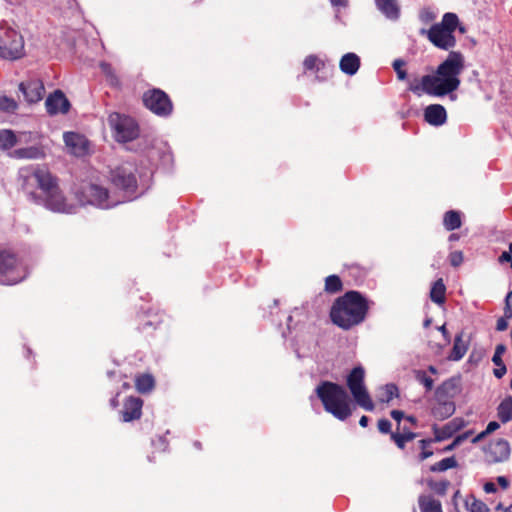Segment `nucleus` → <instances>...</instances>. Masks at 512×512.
<instances>
[{
	"mask_svg": "<svg viewBox=\"0 0 512 512\" xmlns=\"http://www.w3.org/2000/svg\"><path fill=\"white\" fill-rule=\"evenodd\" d=\"M143 400L139 397H128L121 411L122 420L124 422H131L140 419L142 416Z\"/></svg>",
	"mask_w": 512,
	"mask_h": 512,
	"instance_id": "16",
	"label": "nucleus"
},
{
	"mask_svg": "<svg viewBox=\"0 0 512 512\" xmlns=\"http://www.w3.org/2000/svg\"><path fill=\"white\" fill-rule=\"evenodd\" d=\"M142 101L145 108L158 117L166 118L172 114L174 109L169 95L159 88L145 91L142 95Z\"/></svg>",
	"mask_w": 512,
	"mask_h": 512,
	"instance_id": "7",
	"label": "nucleus"
},
{
	"mask_svg": "<svg viewBox=\"0 0 512 512\" xmlns=\"http://www.w3.org/2000/svg\"><path fill=\"white\" fill-rule=\"evenodd\" d=\"M17 143V137L11 130H3L0 132V147L2 149H10Z\"/></svg>",
	"mask_w": 512,
	"mask_h": 512,
	"instance_id": "39",
	"label": "nucleus"
},
{
	"mask_svg": "<svg viewBox=\"0 0 512 512\" xmlns=\"http://www.w3.org/2000/svg\"><path fill=\"white\" fill-rule=\"evenodd\" d=\"M485 459L489 463H499L507 461L510 457L511 449L509 442L504 439H498L490 442L484 450Z\"/></svg>",
	"mask_w": 512,
	"mask_h": 512,
	"instance_id": "12",
	"label": "nucleus"
},
{
	"mask_svg": "<svg viewBox=\"0 0 512 512\" xmlns=\"http://www.w3.org/2000/svg\"><path fill=\"white\" fill-rule=\"evenodd\" d=\"M500 427L499 423L496 422V421H491L488 423L485 431L486 433L489 435L491 434L492 432L496 431L498 428Z\"/></svg>",
	"mask_w": 512,
	"mask_h": 512,
	"instance_id": "56",
	"label": "nucleus"
},
{
	"mask_svg": "<svg viewBox=\"0 0 512 512\" xmlns=\"http://www.w3.org/2000/svg\"><path fill=\"white\" fill-rule=\"evenodd\" d=\"M80 201L84 204L97 206L101 209H109L115 204L109 201V191L107 188L97 184H87L81 189Z\"/></svg>",
	"mask_w": 512,
	"mask_h": 512,
	"instance_id": "9",
	"label": "nucleus"
},
{
	"mask_svg": "<svg viewBox=\"0 0 512 512\" xmlns=\"http://www.w3.org/2000/svg\"><path fill=\"white\" fill-rule=\"evenodd\" d=\"M467 439V434L458 435L453 442L445 448V451H450Z\"/></svg>",
	"mask_w": 512,
	"mask_h": 512,
	"instance_id": "52",
	"label": "nucleus"
},
{
	"mask_svg": "<svg viewBox=\"0 0 512 512\" xmlns=\"http://www.w3.org/2000/svg\"><path fill=\"white\" fill-rule=\"evenodd\" d=\"M507 327H508V322L505 318L501 317L497 320L496 329L498 331H504L507 329Z\"/></svg>",
	"mask_w": 512,
	"mask_h": 512,
	"instance_id": "54",
	"label": "nucleus"
},
{
	"mask_svg": "<svg viewBox=\"0 0 512 512\" xmlns=\"http://www.w3.org/2000/svg\"><path fill=\"white\" fill-rule=\"evenodd\" d=\"M405 419L407 421H409L412 425H417V419L416 417L412 416V415H409V416H406Z\"/></svg>",
	"mask_w": 512,
	"mask_h": 512,
	"instance_id": "64",
	"label": "nucleus"
},
{
	"mask_svg": "<svg viewBox=\"0 0 512 512\" xmlns=\"http://www.w3.org/2000/svg\"><path fill=\"white\" fill-rule=\"evenodd\" d=\"M100 68H101L102 72L105 74V76L107 77L110 85H112V86L120 85V81H119L114 69L112 68L111 64L102 62L100 64Z\"/></svg>",
	"mask_w": 512,
	"mask_h": 512,
	"instance_id": "41",
	"label": "nucleus"
},
{
	"mask_svg": "<svg viewBox=\"0 0 512 512\" xmlns=\"http://www.w3.org/2000/svg\"><path fill=\"white\" fill-rule=\"evenodd\" d=\"M496 490H497V489H496V486H495V484H494V483H492V482H487V483H485V485H484V491H485L486 493H494V492H496Z\"/></svg>",
	"mask_w": 512,
	"mask_h": 512,
	"instance_id": "58",
	"label": "nucleus"
},
{
	"mask_svg": "<svg viewBox=\"0 0 512 512\" xmlns=\"http://www.w3.org/2000/svg\"><path fill=\"white\" fill-rule=\"evenodd\" d=\"M399 397V389L395 384H386L383 387V393L380 397V401L383 403L390 402L393 398Z\"/></svg>",
	"mask_w": 512,
	"mask_h": 512,
	"instance_id": "40",
	"label": "nucleus"
},
{
	"mask_svg": "<svg viewBox=\"0 0 512 512\" xmlns=\"http://www.w3.org/2000/svg\"><path fill=\"white\" fill-rule=\"evenodd\" d=\"M364 380L365 370L359 365L349 372L346 378V384L356 404L366 411H373L375 405L365 387Z\"/></svg>",
	"mask_w": 512,
	"mask_h": 512,
	"instance_id": "4",
	"label": "nucleus"
},
{
	"mask_svg": "<svg viewBox=\"0 0 512 512\" xmlns=\"http://www.w3.org/2000/svg\"><path fill=\"white\" fill-rule=\"evenodd\" d=\"M404 66H405V62L401 59H396L393 62V68H394L399 80H404L407 77L406 70L403 68Z\"/></svg>",
	"mask_w": 512,
	"mask_h": 512,
	"instance_id": "45",
	"label": "nucleus"
},
{
	"mask_svg": "<svg viewBox=\"0 0 512 512\" xmlns=\"http://www.w3.org/2000/svg\"><path fill=\"white\" fill-rule=\"evenodd\" d=\"M25 278V271L17 254L3 250L0 252V284L14 285Z\"/></svg>",
	"mask_w": 512,
	"mask_h": 512,
	"instance_id": "6",
	"label": "nucleus"
},
{
	"mask_svg": "<svg viewBox=\"0 0 512 512\" xmlns=\"http://www.w3.org/2000/svg\"><path fill=\"white\" fill-rule=\"evenodd\" d=\"M19 90L23 93L25 100L32 104L39 102L45 93L44 84L39 79H31L19 84Z\"/></svg>",
	"mask_w": 512,
	"mask_h": 512,
	"instance_id": "14",
	"label": "nucleus"
},
{
	"mask_svg": "<svg viewBox=\"0 0 512 512\" xmlns=\"http://www.w3.org/2000/svg\"><path fill=\"white\" fill-rule=\"evenodd\" d=\"M418 506L420 512H443L441 501L433 494H420Z\"/></svg>",
	"mask_w": 512,
	"mask_h": 512,
	"instance_id": "23",
	"label": "nucleus"
},
{
	"mask_svg": "<svg viewBox=\"0 0 512 512\" xmlns=\"http://www.w3.org/2000/svg\"><path fill=\"white\" fill-rule=\"evenodd\" d=\"M304 72L314 71L319 73L326 68V62L320 59L317 55H308L303 61Z\"/></svg>",
	"mask_w": 512,
	"mask_h": 512,
	"instance_id": "33",
	"label": "nucleus"
},
{
	"mask_svg": "<svg viewBox=\"0 0 512 512\" xmlns=\"http://www.w3.org/2000/svg\"><path fill=\"white\" fill-rule=\"evenodd\" d=\"M497 416L502 423L512 420V396H508L501 401L497 407Z\"/></svg>",
	"mask_w": 512,
	"mask_h": 512,
	"instance_id": "32",
	"label": "nucleus"
},
{
	"mask_svg": "<svg viewBox=\"0 0 512 512\" xmlns=\"http://www.w3.org/2000/svg\"><path fill=\"white\" fill-rule=\"evenodd\" d=\"M435 442L434 439H422L419 441L420 447H421V453L419 455V458L421 461L431 457L433 455V451L427 449V447L432 443Z\"/></svg>",
	"mask_w": 512,
	"mask_h": 512,
	"instance_id": "44",
	"label": "nucleus"
},
{
	"mask_svg": "<svg viewBox=\"0 0 512 512\" xmlns=\"http://www.w3.org/2000/svg\"><path fill=\"white\" fill-rule=\"evenodd\" d=\"M369 418L365 415H363L359 420V425L363 428L368 426Z\"/></svg>",
	"mask_w": 512,
	"mask_h": 512,
	"instance_id": "62",
	"label": "nucleus"
},
{
	"mask_svg": "<svg viewBox=\"0 0 512 512\" xmlns=\"http://www.w3.org/2000/svg\"><path fill=\"white\" fill-rule=\"evenodd\" d=\"M18 108L17 102L6 95L0 96V110L6 113H14Z\"/></svg>",
	"mask_w": 512,
	"mask_h": 512,
	"instance_id": "42",
	"label": "nucleus"
},
{
	"mask_svg": "<svg viewBox=\"0 0 512 512\" xmlns=\"http://www.w3.org/2000/svg\"><path fill=\"white\" fill-rule=\"evenodd\" d=\"M463 426V421L461 419H453L443 427L438 428L436 425L433 426L434 431V440L435 442H440L445 439H448L453 436L458 430Z\"/></svg>",
	"mask_w": 512,
	"mask_h": 512,
	"instance_id": "20",
	"label": "nucleus"
},
{
	"mask_svg": "<svg viewBox=\"0 0 512 512\" xmlns=\"http://www.w3.org/2000/svg\"><path fill=\"white\" fill-rule=\"evenodd\" d=\"M488 434L486 433V431H482L481 433H479L478 435H476L473 439H472V443H478L480 442L482 439H484Z\"/></svg>",
	"mask_w": 512,
	"mask_h": 512,
	"instance_id": "60",
	"label": "nucleus"
},
{
	"mask_svg": "<svg viewBox=\"0 0 512 512\" xmlns=\"http://www.w3.org/2000/svg\"><path fill=\"white\" fill-rule=\"evenodd\" d=\"M497 482H498V484H499L503 489H506V488H508V486H509V481H508V479H507L506 477H504V476H499V477L497 478Z\"/></svg>",
	"mask_w": 512,
	"mask_h": 512,
	"instance_id": "59",
	"label": "nucleus"
},
{
	"mask_svg": "<svg viewBox=\"0 0 512 512\" xmlns=\"http://www.w3.org/2000/svg\"><path fill=\"white\" fill-rule=\"evenodd\" d=\"M438 330L441 332V334L443 335L444 337V340L449 343L450 340H451V336H450V333L448 332L447 328H446V325H441L440 327H438Z\"/></svg>",
	"mask_w": 512,
	"mask_h": 512,
	"instance_id": "57",
	"label": "nucleus"
},
{
	"mask_svg": "<svg viewBox=\"0 0 512 512\" xmlns=\"http://www.w3.org/2000/svg\"><path fill=\"white\" fill-rule=\"evenodd\" d=\"M65 144L72 149V153L81 156L88 151L87 140L75 132H66L64 134Z\"/></svg>",
	"mask_w": 512,
	"mask_h": 512,
	"instance_id": "19",
	"label": "nucleus"
},
{
	"mask_svg": "<svg viewBox=\"0 0 512 512\" xmlns=\"http://www.w3.org/2000/svg\"><path fill=\"white\" fill-rule=\"evenodd\" d=\"M466 506L470 512H489L488 506L484 502L477 500L474 497H472L471 502L468 500L466 501Z\"/></svg>",
	"mask_w": 512,
	"mask_h": 512,
	"instance_id": "43",
	"label": "nucleus"
},
{
	"mask_svg": "<svg viewBox=\"0 0 512 512\" xmlns=\"http://www.w3.org/2000/svg\"><path fill=\"white\" fill-rule=\"evenodd\" d=\"M43 197L44 205L47 209L59 213L73 212V205L67 203L66 198L59 189V186L55 188V191H50Z\"/></svg>",
	"mask_w": 512,
	"mask_h": 512,
	"instance_id": "13",
	"label": "nucleus"
},
{
	"mask_svg": "<svg viewBox=\"0 0 512 512\" xmlns=\"http://www.w3.org/2000/svg\"><path fill=\"white\" fill-rule=\"evenodd\" d=\"M421 35H425L435 47L441 50L448 51L456 46L454 34L437 24H433L428 30L422 29Z\"/></svg>",
	"mask_w": 512,
	"mask_h": 512,
	"instance_id": "11",
	"label": "nucleus"
},
{
	"mask_svg": "<svg viewBox=\"0 0 512 512\" xmlns=\"http://www.w3.org/2000/svg\"><path fill=\"white\" fill-rule=\"evenodd\" d=\"M24 39L15 29L0 25V57L14 61L24 56Z\"/></svg>",
	"mask_w": 512,
	"mask_h": 512,
	"instance_id": "5",
	"label": "nucleus"
},
{
	"mask_svg": "<svg viewBox=\"0 0 512 512\" xmlns=\"http://www.w3.org/2000/svg\"><path fill=\"white\" fill-rule=\"evenodd\" d=\"M505 303V317L512 318V291L507 294Z\"/></svg>",
	"mask_w": 512,
	"mask_h": 512,
	"instance_id": "50",
	"label": "nucleus"
},
{
	"mask_svg": "<svg viewBox=\"0 0 512 512\" xmlns=\"http://www.w3.org/2000/svg\"><path fill=\"white\" fill-rule=\"evenodd\" d=\"M485 356L483 349H473L469 355L468 362L473 365L479 364Z\"/></svg>",
	"mask_w": 512,
	"mask_h": 512,
	"instance_id": "46",
	"label": "nucleus"
},
{
	"mask_svg": "<svg viewBox=\"0 0 512 512\" xmlns=\"http://www.w3.org/2000/svg\"><path fill=\"white\" fill-rule=\"evenodd\" d=\"M457 465H458V463H457L455 457L451 456V457L444 458L441 461L431 465L429 470L431 472H443L448 469L455 468V467H457Z\"/></svg>",
	"mask_w": 512,
	"mask_h": 512,
	"instance_id": "37",
	"label": "nucleus"
},
{
	"mask_svg": "<svg viewBox=\"0 0 512 512\" xmlns=\"http://www.w3.org/2000/svg\"><path fill=\"white\" fill-rule=\"evenodd\" d=\"M464 69V56L461 52L450 51L448 57L436 70V75H425L421 85H410L409 90L419 94L420 90L433 96H444L458 89L459 75Z\"/></svg>",
	"mask_w": 512,
	"mask_h": 512,
	"instance_id": "1",
	"label": "nucleus"
},
{
	"mask_svg": "<svg viewBox=\"0 0 512 512\" xmlns=\"http://www.w3.org/2000/svg\"><path fill=\"white\" fill-rule=\"evenodd\" d=\"M370 303L359 291H347L334 301L330 319L339 328L349 330L365 321Z\"/></svg>",
	"mask_w": 512,
	"mask_h": 512,
	"instance_id": "2",
	"label": "nucleus"
},
{
	"mask_svg": "<svg viewBox=\"0 0 512 512\" xmlns=\"http://www.w3.org/2000/svg\"><path fill=\"white\" fill-rule=\"evenodd\" d=\"M469 348V339L464 340V332L458 333L454 338L452 350L448 356L451 361L461 360Z\"/></svg>",
	"mask_w": 512,
	"mask_h": 512,
	"instance_id": "22",
	"label": "nucleus"
},
{
	"mask_svg": "<svg viewBox=\"0 0 512 512\" xmlns=\"http://www.w3.org/2000/svg\"><path fill=\"white\" fill-rule=\"evenodd\" d=\"M506 346L504 344H498L495 348V353L492 357V362L495 365H499V363H503L502 356L506 352Z\"/></svg>",
	"mask_w": 512,
	"mask_h": 512,
	"instance_id": "47",
	"label": "nucleus"
},
{
	"mask_svg": "<svg viewBox=\"0 0 512 512\" xmlns=\"http://www.w3.org/2000/svg\"><path fill=\"white\" fill-rule=\"evenodd\" d=\"M155 386V380L151 374L144 373L135 377V387L139 393L150 392Z\"/></svg>",
	"mask_w": 512,
	"mask_h": 512,
	"instance_id": "29",
	"label": "nucleus"
},
{
	"mask_svg": "<svg viewBox=\"0 0 512 512\" xmlns=\"http://www.w3.org/2000/svg\"><path fill=\"white\" fill-rule=\"evenodd\" d=\"M424 119L433 126H441L447 120V112L440 104H431L424 110Z\"/></svg>",
	"mask_w": 512,
	"mask_h": 512,
	"instance_id": "18",
	"label": "nucleus"
},
{
	"mask_svg": "<svg viewBox=\"0 0 512 512\" xmlns=\"http://www.w3.org/2000/svg\"><path fill=\"white\" fill-rule=\"evenodd\" d=\"M36 184L44 196L58 187V180L45 167H38L24 179V188L28 190L29 185Z\"/></svg>",
	"mask_w": 512,
	"mask_h": 512,
	"instance_id": "10",
	"label": "nucleus"
},
{
	"mask_svg": "<svg viewBox=\"0 0 512 512\" xmlns=\"http://www.w3.org/2000/svg\"><path fill=\"white\" fill-rule=\"evenodd\" d=\"M499 261L502 263V262H510L512 263V253H511V250L509 249V251H504L500 257H499Z\"/></svg>",
	"mask_w": 512,
	"mask_h": 512,
	"instance_id": "55",
	"label": "nucleus"
},
{
	"mask_svg": "<svg viewBox=\"0 0 512 512\" xmlns=\"http://www.w3.org/2000/svg\"><path fill=\"white\" fill-rule=\"evenodd\" d=\"M326 412L345 421L352 415L351 400L345 388L331 381H322L315 389Z\"/></svg>",
	"mask_w": 512,
	"mask_h": 512,
	"instance_id": "3",
	"label": "nucleus"
},
{
	"mask_svg": "<svg viewBox=\"0 0 512 512\" xmlns=\"http://www.w3.org/2000/svg\"><path fill=\"white\" fill-rule=\"evenodd\" d=\"M462 251H453L449 254V262L453 267H459L463 262Z\"/></svg>",
	"mask_w": 512,
	"mask_h": 512,
	"instance_id": "48",
	"label": "nucleus"
},
{
	"mask_svg": "<svg viewBox=\"0 0 512 512\" xmlns=\"http://www.w3.org/2000/svg\"><path fill=\"white\" fill-rule=\"evenodd\" d=\"M437 403L432 408V415L437 420H445L455 412V404L451 400H436Z\"/></svg>",
	"mask_w": 512,
	"mask_h": 512,
	"instance_id": "24",
	"label": "nucleus"
},
{
	"mask_svg": "<svg viewBox=\"0 0 512 512\" xmlns=\"http://www.w3.org/2000/svg\"><path fill=\"white\" fill-rule=\"evenodd\" d=\"M12 155L18 159H40L44 157L43 151L35 146L16 149Z\"/></svg>",
	"mask_w": 512,
	"mask_h": 512,
	"instance_id": "31",
	"label": "nucleus"
},
{
	"mask_svg": "<svg viewBox=\"0 0 512 512\" xmlns=\"http://www.w3.org/2000/svg\"><path fill=\"white\" fill-rule=\"evenodd\" d=\"M339 68L346 75H355L360 68L359 56L352 52L344 54L340 59Z\"/></svg>",
	"mask_w": 512,
	"mask_h": 512,
	"instance_id": "21",
	"label": "nucleus"
},
{
	"mask_svg": "<svg viewBox=\"0 0 512 512\" xmlns=\"http://www.w3.org/2000/svg\"><path fill=\"white\" fill-rule=\"evenodd\" d=\"M377 8L389 19L395 20L400 15L397 0H375Z\"/></svg>",
	"mask_w": 512,
	"mask_h": 512,
	"instance_id": "25",
	"label": "nucleus"
},
{
	"mask_svg": "<svg viewBox=\"0 0 512 512\" xmlns=\"http://www.w3.org/2000/svg\"><path fill=\"white\" fill-rule=\"evenodd\" d=\"M436 24L454 34L459 24V18L455 13L447 12L443 15L441 22Z\"/></svg>",
	"mask_w": 512,
	"mask_h": 512,
	"instance_id": "34",
	"label": "nucleus"
},
{
	"mask_svg": "<svg viewBox=\"0 0 512 512\" xmlns=\"http://www.w3.org/2000/svg\"><path fill=\"white\" fill-rule=\"evenodd\" d=\"M118 396H119V393L116 394L115 397H113L111 400H110V405L113 407V408H116L118 406Z\"/></svg>",
	"mask_w": 512,
	"mask_h": 512,
	"instance_id": "63",
	"label": "nucleus"
},
{
	"mask_svg": "<svg viewBox=\"0 0 512 512\" xmlns=\"http://www.w3.org/2000/svg\"><path fill=\"white\" fill-rule=\"evenodd\" d=\"M333 6L346 7L348 4V0H330Z\"/></svg>",
	"mask_w": 512,
	"mask_h": 512,
	"instance_id": "61",
	"label": "nucleus"
},
{
	"mask_svg": "<svg viewBox=\"0 0 512 512\" xmlns=\"http://www.w3.org/2000/svg\"><path fill=\"white\" fill-rule=\"evenodd\" d=\"M417 437L414 432H397L391 433V439L394 441L399 449H404L407 442L412 441Z\"/></svg>",
	"mask_w": 512,
	"mask_h": 512,
	"instance_id": "36",
	"label": "nucleus"
},
{
	"mask_svg": "<svg viewBox=\"0 0 512 512\" xmlns=\"http://www.w3.org/2000/svg\"><path fill=\"white\" fill-rule=\"evenodd\" d=\"M118 140L128 142L136 139L139 135L137 124L130 118L121 119L115 126Z\"/></svg>",
	"mask_w": 512,
	"mask_h": 512,
	"instance_id": "17",
	"label": "nucleus"
},
{
	"mask_svg": "<svg viewBox=\"0 0 512 512\" xmlns=\"http://www.w3.org/2000/svg\"><path fill=\"white\" fill-rule=\"evenodd\" d=\"M430 299L432 302L442 305L446 301V286L442 278L437 279L430 290Z\"/></svg>",
	"mask_w": 512,
	"mask_h": 512,
	"instance_id": "27",
	"label": "nucleus"
},
{
	"mask_svg": "<svg viewBox=\"0 0 512 512\" xmlns=\"http://www.w3.org/2000/svg\"><path fill=\"white\" fill-rule=\"evenodd\" d=\"M462 225L461 213L456 210H449L443 216V226L447 231H453Z\"/></svg>",
	"mask_w": 512,
	"mask_h": 512,
	"instance_id": "30",
	"label": "nucleus"
},
{
	"mask_svg": "<svg viewBox=\"0 0 512 512\" xmlns=\"http://www.w3.org/2000/svg\"><path fill=\"white\" fill-rule=\"evenodd\" d=\"M45 107L49 115L66 114L70 109V102L65 94L58 89L47 97Z\"/></svg>",
	"mask_w": 512,
	"mask_h": 512,
	"instance_id": "15",
	"label": "nucleus"
},
{
	"mask_svg": "<svg viewBox=\"0 0 512 512\" xmlns=\"http://www.w3.org/2000/svg\"><path fill=\"white\" fill-rule=\"evenodd\" d=\"M456 383L454 379L444 381L435 391L436 400H450L456 393Z\"/></svg>",
	"mask_w": 512,
	"mask_h": 512,
	"instance_id": "26",
	"label": "nucleus"
},
{
	"mask_svg": "<svg viewBox=\"0 0 512 512\" xmlns=\"http://www.w3.org/2000/svg\"><path fill=\"white\" fill-rule=\"evenodd\" d=\"M507 372V368L505 363H499V365H496V368L493 370V374L496 378L500 379L502 378Z\"/></svg>",
	"mask_w": 512,
	"mask_h": 512,
	"instance_id": "51",
	"label": "nucleus"
},
{
	"mask_svg": "<svg viewBox=\"0 0 512 512\" xmlns=\"http://www.w3.org/2000/svg\"><path fill=\"white\" fill-rule=\"evenodd\" d=\"M414 378L415 380L424 386L426 392H429L434 387V380L431 376L427 374L425 370H414Z\"/></svg>",
	"mask_w": 512,
	"mask_h": 512,
	"instance_id": "38",
	"label": "nucleus"
},
{
	"mask_svg": "<svg viewBox=\"0 0 512 512\" xmlns=\"http://www.w3.org/2000/svg\"><path fill=\"white\" fill-rule=\"evenodd\" d=\"M391 422L388 419L382 418L378 420L377 427L379 432L383 434H390L391 435Z\"/></svg>",
	"mask_w": 512,
	"mask_h": 512,
	"instance_id": "49",
	"label": "nucleus"
},
{
	"mask_svg": "<svg viewBox=\"0 0 512 512\" xmlns=\"http://www.w3.org/2000/svg\"><path fill=\"white\" fill-rule=\"evenodd\" d=\"M426 485L433 492V495L444 497L451 486V482L448 479L427 478Z\"/></svg>",
	"mask_w": 512,
	"mask_h": 512,
	"instance_id": "28",
	"label": "nucleus"
},
{
	"mask_svg": "<svg viewBox=\"0 0 512 512\" xmlns=\"http://www.w3.org/2000/svg\"><path fill=\"white\" fill-rule=\"evenodd\" d=\"M110 180L114 187L123 192L124 198L135 197L138 183L131 167L118 166L110 172Z\"/></svg>",
	"mask_w": 512,
	"mask_h": 512,
	"instance_id": "8",
	"label": "nucleus"
},
{
	"mask_svg": "<svg viewBox=\"0 0 512 512\" xmlns=\"http://www.w3.org/2000/svg\"><path fill=\"white\" fill-rule=\"evenodd\" d=\"M391 417L398 422L397 430H400V421L404 418V412L401 410H392Z\"/></svg>",
	"mask_w": 512,
	"mask_h": 512,
	"instance_id": "53",
	"label": "nucleus"
},
{
	"mask_svg": "<svg viewBox=\"0 0 512 512\" xmlns=\"http://www.w3.org/2000/svg\"><path fill=\"white\" fill-rule=\"evenodd\" d=\"M343 289V283L342 280L338 275H329L325 278V286L324 290L325 292L329 294H335Z\"/></svg>",
	"mask_w": 512,
	"mask_h": 512,
	"instance_id": "35",
	"label": "nucleus"
}]
</instances>
